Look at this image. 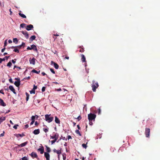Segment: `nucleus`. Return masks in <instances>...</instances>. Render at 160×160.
<instances>
[{"instance_id":"f257e3e1","label":"nucleus","mask_w":160,"mask_h":160,"mask_svg":"<svg viewBox=\"0 0 160 160\" xmlns=\"http://www.w3.org/2000/svg\"><path fill=\"white\" fill-rule=\"evenodd\" d=\"M45 117V120L49 123L52 122L53 120V117L51 114H46Z\"/></svg>"},{"instance_id":"f03ea898","label":"nucleus","mask_w":160,"mask_h":160,"mask_svg":"<svg viewBox=\"0 0 160 160\" xmlns=\"http://www.w3.org/2000/svg\"><path fill=\"white\" fill-rule=\"evenodd\" d=\"M99 85L97 82H95V81H92V90L94 92L96 91V89L98 87Z\"/></svg>"},{"instance_id":"7ed1b4c3","label":"nucleus","mask_w":160,"mask_h":160,"mask_svg":"<svg viewBox=\"0 0 160 160\" xmlns=\"http://www.w3.org/2000/svg\"><path fill=\"white\" fill-rule=\"evenodd\" d=\"M96 117V115L92 113L88 115V119L89 121H92L93 120L94 121Z\"/></svg>"},{"instance_id":"20e7f679","label":"nucleus","mask_w":160,"mask_h":160,"mask_svg":"<svg viewBox=\"0 0 160 160\" xmlns=\"http://www.w3.org/2000/svg\"><path fill=\"white\" fill-rule=\"evenodd\" d=\"M150 129L148 128H145V134L146 135V137L147 138H149L150 136Z\"/></svg>"},{"instance_id":"39448f33","label":"nucleus","mask_w":160,"mask_h":160,"mask_svg":"<svg viewBox=\"0 0 160 160\" xmlns=\"http://www.w3.org/2000/svg\"><path fill=\"white\" fill-rule=\"evenodd\" d=\"M53 134V136H50L51 139H58L59 136L58 134L56 132H54Z\"/></svg>"},{"instance_id":"423d86ee","label":"nucleus","mask_w":160,"mask_h":160,"mask_svg":"<svg viewBox=\"0 0 160 160\" xmlns=\"http://www.w3.org/2000/svg\"><path fill=\"white\" fill-rule=\"evenodd\" d=\"M15 79L17 80V81H15L14 84L16 87H18L20 85V79L18 78H15Z\"/></svg>"},{"instance_id":"0eeeda50","label":"nucleus","mask_w":160,"mask_h":160,"mask_svg":"<svg viewBox=\"0 0 160 160\" xmlns=\"http://www.w3.org/2000/svg\"><path fill=\"white\" fill-rule=\"evenodd\" d=\"M35 60L36 59L34 58H33L32 59H31V58H30L29 60L30 63V64L34 65L35 63Z\"/></svg>"},{"instance_id":"6e6552de","label":"nucleus","mask_w":160,"mask_h":160,"mask_svg":"<svg viewBox=\"0 0 160 160\" xmlns=\"http://www.w3.org/2000/svg\"><path fill=\"white\" fill-rule=\"evenodd\" d=\"M30 155L31 156V157L33 158H36L37 159H38V156L36 153L32 152Z\"/></svg>"},{"instance_id":"1a4fd4ad","label":"nucleus","mask_w":160,"mask_h":160,"mask_svg":"<svg viewBox=\"0 0 160 160\" xmlns=\"http://www.w3.org/2000/svg\"><path fill=\"white\" fill-rule=\"evenodd\" d=\"M21 32L24 35L25 37L27 39H28V38L29 35L28 32L27 31H22Z\"/></svg>"},{"instance_id":"9d476101","label":"nucleus","mask_w":160,"mask_h":160,"mask_svg":"<svg viewBox=\"0 0 160 160\" xmlns=\"http://www.w3.org/2000/svg\"><path fill=\"white\" fill-rule=\"evenodd\" d=\"M33 28V26L32 24H29L27 26L26 29L27 30L29 31Z\"/></svg>"},{"instance_id":"9b49d317","label":"nucleus","mask_w":160,"mask_h":160,"mask_svg":"<svg viewBox=\"0 0 160 160\" xmlns=\"http://www.w3.org/2000/svg\"><path fill=\"white\" fill-rule=\"evenodd\" d=\"M44 154V156L46 158V160H50V155L48 153L45 152Z\"/></svg>"},{"instance_id":"f8f14e48","label":"nucleus","mask_w":160,"mask_h":160,"mask_svg":"<svg viewBox=\"0 0 160 160\" xmlns=\"http://www.w3.org/2000/svg\"><path fill=\"white\" fill-rule=\"evenodd\" d=\"M51 64H53L54 68L56 69H58L59 68V66L58 65L57 63L53 62V61H52L51 62Z\"/></svg>"},{"instance_id":"ddd939ff","label":"nucleus","mask_w":160,"mask_h":160,"mask_svg":"<svg viewBox=\"0 0 160 160\" xmlns=\"http://www.w3.org/2000/svg\"><path fill=\"white\" fill-rule=\"evenodd\" d=\"M31 50L33 49L34 51H36L37 52H38V50L36 47V46L34 45L33 44L31 46Z\"/></svg>"},{"instance_id":"4468645a","label":"nucleus","mask_w":160,"mask_h":160,"mask_svg":"<svg viewBox=\"0 0 160 160\" xmlns=\"http://www.w3.org/2000/svg\"><path fill=\"white\" fill-rule=\"evenodd\" d=\"M9 88L14 94H16V93L15 92V90L14 89L13 86L10 85L9 87Z\"/></svg>"},{"instance_id":"2eb2a0df","label":"nucleus","mask_w":160,"mask_h":160,"mask_svg":"<svg viewBox=\"0 0 160 160\" xmlns=\"http://www.w3.org/2000/svg\"><path fill=\"white\" fill-rule=\"evenodd\" d=\"M28 141H26L24 143H22L20 145H18V146L19 147H22L26 146L28 143Z\"/></svg>"},{"instance_id":"dca6fc26","label":"nucleus","mask_w":160,"mask_h":160,"mask_svg":"<svg viewBox=\"0 0 160 160\" xmlns=\"http://www.w3.org/2000/svg\"><path fill=\"white\" fill-rule=\"evenodd\" d=\"M55 122L57 124H60V121L59 118L56 116L55 117Z\"/></svg>"},{"instance_id":"f3484780","label":"nucleus","mask_w":160,"mask_h":160,"mask_svg":"<svg viewBox=\"0 0 160 160\" xmlns=\"http://www.w3.org/2000/svg\"><path fill=\"white\" fill-rule=\"evenodd\" d=\"M0 105L3 106H6V104L4 102L3 100L1 98H0Z\"/></svg>"},{"instance_id":"a211bd4d","label":"nucleus","mask_w":160,"mask_h":160,"mask_svg":"<svg viewBox=\"0 0 160 160\" xmlns=\"http://www.w3.org/2000/svg\"><path fill=\"white\" fill-rule=\"evenodd\" d=\"M38 150L39 151H40V153L42 154L44 152V149L43 147H42V148H40L38 149Z\"/></svg>"},{"instance_id":"6ab92c4d","label":"nucleus","mask_w":160,"mask_h":160,"mask_svg":"<svg viewBox=\"0 0 160 160\" xmlns=\"http://www.w3.org/2000/svg\"><path fill=\"white\" fill-rule=\"evenodd\" d=\"M81 56L82 57L81 60L82 62H86V58L85 57L84 55L83 54H81Z\"/></svg>"},{"instance_id":"aec40b11","label":"nucleus","mask_w":160,"mask_h":160,"mask_svg":"<svg viewBox=\"0 0 160 160\" xmlns=\"http://www.w3.org/2000/svg\"><path fill=\"white\" fill-rule=\"evenodd\" d=\"M40 133V130L39 129H35L33 132V133L35 135L38 134Z\"/></svg>"},{"instance_id":"412c9836","label":"nucleus","mask_w":160,"mask_h":160,"mask_svg":"<svg viewBox=\"0 0 160 160\" xmlns=\"http://www.w3.org/2000/svg\"><path fill=\"white\" fill-rule=\"evenodd\" d=\"M10 56H5L4 58H0V63H2V62L3 61H4L5 60V58H6L7 60L9 58Z\"/></svg>"},{"instance_id":"4be33fe9","label":"nucleus","mask_w":160,"mask_h":160,"mask_svg":"<svg viewBox=\"0 0 160 160\" xmlns=\"http://www.w3.org/2000/svg\"><path fill=\"white\" fill-rule=\"evenodd\" d=\"M36 37L35 35H32V36L29 38L30 41H33V40H35Z\"/></svg>"},{"instance_id":"5701e85b","label":"nucleus","mask_w":160,"mask_h":160,"mask_svg":"<svg viewBox=\"0 0 160 160\" xmlns=\"http://www.w3.org/2000/svg\"><path fill=\"white\" fill-rule=\"evenodd\" d=\"M18 14H19V15L20 17H22V18H26V16L25 15H24V14H23L22 13H21V12L19 13Z\"/></svg>"},{"instance_id":"b1692460","label":"nucleus","mask_w":160,"mask_h":160,"mask_svg":"<svg viewBox=\"0 0 160 160\" xmlns=\"http://www.w3.org/2000/svg\"><path fill=\"white\" fill-rule=\"evenodd\" d=\"M6 119L5 117H2L0 118V123H1L3 121H4Z\"/></svg>"},{"instance_id":"393cba45","label":"nucleus","mask_w":160,"mask_h":160,"mask_svg":"<svg viewBox=\"0 0 160 160\" xmlns=\"http://www.w3.org/2000/svg\"><path fill=\"white\" fill-rule=\"evenodd\" d=\"M45 147L46 148V151L48 153L50 152H51L50 148L49 147H48V146H47V145L45 146Z\"/></svg>"},{"instance_id":"a878e982","label":"nucleus","mask_w":160,"mask_h":160,"mask_svg":"<svg viewBox=\"0 0 160 160\" xmlns=\"http://www.w3.org/2000/svg\"><path fill=\"white\" fill-rule=\"evenodd\" d=\"M13 42L15 44H17L18 42V40L17 38H14L13 39Z\"/></svg>"},{"instance_id":"bb28decb","label":"nucleus","mask_w":160,"mask_h":160,"mask_svg":"<svg viewBox=\"0 0 160 160\" xmlns=\"http://www.w3.org/2000/svg\"><path fill=\"white\" fill-rule=\"evenodd\" d=\"M32 72L33 73H36L37 74H39L40 72V71L39 70L38 71L34 69L32 70Z\"/></svg>"},{"instance_id":"cd10ccee","label":"nucleus","mask_w":160,"mask_h":160,"mask_svg":"<svg viewBox=\"0 0 160 160\" xmlns=\"http://www.w3.org/2000/svg\"><path fill=\"white\" fill-rule=\"evenodd\" d=\"M75 132L78 134V135H79L80 136H82V135L81 134L80 131H79V130H77L75 131Z\"/></svg>"},{"instance_id":"c85d7f7f","label":"nucleus","mask_w":160,"mask_h":160,"mask_svg":"<svg viewBox=\"0 0 160 160\" xmlns=\"http://www.w3.org/2000/svg\"><path fill=\"white\" fill-rule=\"evenodd\" d=\"M26 100L27 101L29 99V95L27 92H26Z\"/></svg>"},{"instance_id":"c756f323","label":"nucleus","mask_w":160,"mask_h":160,"mask_svg":"<svg viewBox=\"0 0 160 160\" xmlns=\"http://www.w3.org/2000/svg\"><path fill=\"white\" fill-rule=\"evenodd\" d=\"M26 25H27L26 24L24 23H22L20 25V27H21L22 28H23L24 27H25L26 26Z\"/></svg>"},{"instance_id":"7c9ffc66","label":"nucleus","mask_w":160,"mask_h":160,"mask_svg":"<svg viewBox=\"0 0 160 160\" xmlns=\"http://www.w3.org/2000/svg\"><path fill=\"white\" fill-rule=\"evenodd\" d=\"M80 49L79 50V52H84V48H81V47H80Z\"/></svg>"},{"instance_id":"2f4dec72","label":"nucleus","mask_w":160,"mask_h":160,"mask_svg":"<svg viewBox=\"0 0 160 160\" xmlns=\"http://www.w3.org/2000/svg\"><path fill=\"white\" fill-rule=\"evenodd\" d=\"M61 149L60 150H57V151L56 152L58 154H61L62 152H61Z\"/></svg>"},{"instance_id":"473e14b6","label":"nucleus","mask_w":160,"mask_h":160,"mask_svg":"<svg viewBox=\"0 0 160 160\" xmlns=\"http://www.w3.org/2000/svg\"><path fill=\"white\" fill-rule=\"evenodd\" d=\"M12 63H11V62H8V64H7V66L9 67H11V66L12 65Z\"/></svg>"},{"instance_id":"72a5a7b5","label":"nucleus","mask_w":160,"mask_h":160,"mask_svg":"<svg viewBox=\"0 0 160 160\" xmlns=\"http://www.w3.org/2000/svg\"><path fill=\"white\" fill-rule=\"evenodd\" d=\"M57 140V139H54L53 140L51 141V144L52 145L54 144Z\"/></svg>"},{"instance_id":"f704fd0d","label":"nucleus","mask_w":160,"mask_h":160,"mask_svg":"<svg viewBox=\"0 0 160 160\" xmlns=\"http://www.w3.org/2000/svg\"><path fill=\"white\" fill-rule=\"evenodd\" d=\"M43 131L45 132H47L48 131V128H43Z\"/></svg>"},{"instance_id":"c9c22d12","label":"nucleus","mask_w":160,"mask_h":160,"mask_svg":"<svg viewBox=\"0 0 160 160\" xmlns=\"http://www.w3.org/2000/svg\"><path fill=\"white\" fill-rule=\"evenodd\" d=\"M35 117L34 116H32L31 117V120L32 121H35Z\"/></svg>"},{"instance_id":"e433bc0d","label":"nucleus","mask_w":160,"mask_h":160,"mask_svg":"<svg viewBox=\"0 0 160 160\" xmlns=\"http://www.w3.org/2000/svg\"><path fill=\"white\" fill-rule=\"evenodd\" d=\"M76 118L77 119L78 121H79L82 118L81 117V116L79 115L78 117L77 118Z\"/></svg>"},{"instance_id":"4c0bfd02","label":"nucleus","mask_w":160,"mask_h":160,"mask_svg":"<svg viewBox=\"0 0 160 160\" xmlns=\"http://www.w3.org/2000/svg\"><path fill=\"white\" fill-rule=\"evenodd\" d=\"M82 146L83 148H86L87 147L86 144H82Z\"/></svg>"},{"instance_id":"58836bf2","label":"nucleus","mask_w":160,"mask_h":160,"mask_svg":"<svg viewBox=\"0 0 160 160\" xmlns=\"http://www.w3.org/2000/svg\"><path fill=\"white\" fill-rule=\"evenodd\" d=\"M13 51L15 52H17V53H19V51L18 50V49H15L13 50Z\"/></svg>"},{"instance_id":"ea45409f","label":"nucleus","mask_w":160,"mask_h":160,"mask_svg":"<svg viewBox=\"0 0 160 160\" xmlns=\"http://www.w3.org/2000/svg\"><path fill=\"white\" fill-rule=\"evenodd\" d=\"M30 93L31 94H35V90H33V89H32V90L30 91Z\"/></svg>"},{"instance_id":"a19ab883","label":"nucleus","mask_w":160,"mask_h":160,"mask_svg":"<svg viewBox=\"0 0 160 160\" xmlns=\"http://www.w3.org/2000/svg\"><path fill=\"white\" fill-rule=\"evenodd\" d=\"M46 87H42V92H44L45 91Z\"/></svg>"},{"instance_id":"79ce46f5","label":"nucleus","mask_w":160,"mask_h":160,"mask_svg":"<svg viewBox=\"0 0 160 160\" xmlns=\"http://www.w3.org/2000/svg\"><path fill=\"white\" fill-rule=\"evenodd\" d=\"M22 160H28L27 158L26 157H24L22 158Z\"/></svg>"},{"instance_id":"37998d69","label":"nucleus","mask_w":160,"mask_h":160,"mask_svg":"<svg viewBox=\"0 0 160 160\" xmlns=\"http://www.w3.org/2000/svg\"><path fill=\"white\" fill-rule=\"evenodd\" d=\"M50 70L51 71V72H52L53 73V74H55V72L54 71V70L53 69L50 68Z\"/></svg>"},{"instance_id":"c03bdc74","label":"nucleus","mask_w":160,"mask_h":160,"mask_svg":"<svg viewBox=\"0 0 160 160\" xmlns=\"http://www.w3.org/2000/svg\"><path fill=\"white\" fill-rule=\"evenodd\" d=\"M7 40H6L5 41V42H4V47H5L7 46Z\"/></svg>"},{"instance_id":"a18cd8bd","label":"nucleus","mask_w":160,"mask_h":160,"mask_svg":"<svg viewBox=\"0 0 160 160\" xmlns=\"http://www.w3.org/2000/svg\"><path fill=\"white\" fill-rule=\"evenodd\" d=\"M37 86H35V85H33V90H35L36 89H37Z\"/></svg>"},{"instance_id":"49530a36","label":"nucleus","mask_w":160,"mask_h":160,"mask_svg":"<svg viewBox=\"0 0 160 160\" xmlns=\"http://www.w3.org/2000/svg\"><path fill=\"white\" fill-rule=\"evenodd\" d=\"M18 126V125L17 124L14 126L13 127V128L15 129H17V127Z\"/></svg>"},{"instance_id":"de8ad7c7","label":"nucleus","mask_w":160,"mask_h":160,"mask_svg":"<svg viewBox=\"0 0 160 160\" xmlns=\"http://www.w3.org/2000/svg\"><path fill=\"white\" fill-rule=\"evenodd\" d=\"M21 45L22 47H23V48H24L25 47V43L24 42H22Z\"/></svg>"},{"instance_id":"09e8293b","label":"nucleus","mask_w":160,"mask_h":160,"mask_svg":"<svg viewBox=\"0 0 160 160\" xmlns=\"http://www.w3.org/2000/svg\"><path fill=\"white\" fill-rule=\"evenodd\" d=\"M18 135L19 137H22V136H24V135L23 134H19Z\"/></svg>"},{"instance_id":"8fccbe9b","label":"nucleus","mask_w":160,"mask_h":160,"mask_svg":"<svg viewBox=\"0 0 160 160\" xmlns=\"http://www.w3.org/2000/svg\"><path fill=\"white\" fill-rule=\"evenodd\" d=\"M22 46H21V45H20L17 46L16 47V48H18L20 49L22 48Z\"/></svg>"},{"instance_id":"3c124183","label":"nucleus","mask_w":160,"mask_h":160,"mask_svg":"<svg viewBox=\"0 0 160 160\" xmlns=\"http://www.w3.org/2000/svg\"><path fill=\"white\" fill-rule=\"evenodd\" d=\"M0 93H2L3 94H4V93L3 92V89H1V90H0Z\"/></svg>"},{"instance_id":"603ef678","label":"nucleus","mask_w":160,"mask_h":160,"mask_svg":"<svg viewBox=\"0 0 160 160\" xmlns=\"http://www.w3.org/2000/svg\"><path fill=\"white\" fill-rule=\"evenodd\" d=\"M42 75H43V76H44L45 75H46L47 76V77H48V75H47V74H46L44 72H43L42 73Z\"/></svg>"},{"instance_id":"864d4df0","label":"nucleus","mask_w":160,"mask_h":160,"mask_svg":"<svg viewBox=\"0 0 160 160\" xmlns=\"http://www.w3.org/2000/svg\"><path fill=\"white\" fill-rule=\"evenodd\" d=\"M9 82L10 83H13V82L12 81V80L11 78L10 79H9Z\"/></svg>"},{"instance_id":"5fc2aeb1","label":"nucleus","mask_w":160,"mask_h":160,"mask_svg":"<svg viewBox=\"0 0 160 160\" xmlns=\"http://www.w3.org/2000/svg\"><path fill=\"white\" fill-rule=\"evenodd\" d=\"M101 110L100 109V108H99L98 109V114H100L101 113Z\"/></svg>"},{"instance_id":"6e6d98bb","label":"nucleus","mask_w":160,"mask_h":160,"mask_svg":"<svg viewBox=\"0 0 160 160\" xmlns=\"http://www.w3.org/2000/svg\"><path fill=\"white\" fill-rule=\"evenodd\" d=\"M4 131L2 133L0 134V137L3 136L4 135Z\"/></svg>"},{"instance_id":"4d7b16f0","label":"nucleus","mask_w":160,"mask_h":160,"mask_svg":"<svg viewBox=\"0 0 160 160\" xmlns=\"http://www.w3.org/2000/svg\"><path fill=\"white\" fill-rule=\"evenodd\" d=\"M5 49H6L5 48V47H4V48H2V49L1 52H3L5 50Z\"/></svg>"},{"instance_id":"13d9d810","label":"nucleus","mask_w":160,"mask_h":160,"mask_svg":"<svg viewBox=\"0 0 160 160\" xmlns=\"http://www.w3.org/2000/svg\"><path fill=\"white\" fill-rule=\"evenodd\" d=\"M72 138L71 136L68 135V139L69 140L70 139H71Z\"/></svg>"},{"instance_id":"bf43d9fd","label":"nucleus","mask_w":160,"mask_h":160,"mask_svg":"<svg viewBox=\"0 0 160 160\" xmlns=\"http://www.w3.org/2000/svg\"><path fill=\"white\" fill-rule=\"evenodd\" d=\"M30 77L29 76V77H28L24 78V79H28V80H29V79H30Z\"/></svg>"},{"instance_id":"052dcab7","label":"nucleus","mask_w":160,"mask_h":160,"mask_svg":"<svg viewBox=\"0 0 160 160\" xmlns=\"http://www.w3.org/2000/svg\"><path fill=\"white\" fill-rule=\"evenodd\" d=\"M28 127H29L28 125V124H26L25 126V128H27Z\"/></svg>"},{"instance_id":"680f3d73","label":"nucleus","mask_w":160,"mask_h":160,"mask_svg":"<svg viewBox=\"0 0 160 160\" xmlns=\"http://www.w3.org/2000/svg\"><path fill=\"white\" fill-rule=\"evenodd\" d=\"M27 49L28 50H31V47H28L27 48Z\"/></svg>"},{"instance_id":"e2e57ef3","label":"nucleus","mask_w":160,"mask_h":160,"mask_svg":"<svg viewBox=\"0 0 160 160\" xmlns=\"http://www.w3.org/2000/svg\"><path fill=\"white\" fill-rule=\"evenodd\" d=\"M92 121H89V124L90 125H92L93 124L92 122Z\"/></svg>"},{"instance_id":"0e129e2a","label":"nucleus","mask_w":160,"mask_h":160,"mask_svg":"<svg viewBox=\"0 0 160 160\" xmlns=\"http://www.w3.org/2000/svg\"><path fill=\"white\" fill-rule=\"evenodd\" d=\"M8 43H11L12 42V41L10 39H9L8 40Z\"/></svg>"},{"instance_id":"69168bd1","label":"nucleus","mask_w":160,"mask_h":160,"mask_svg":"<svg viewBox=\"0 0 160 160\" xmlns=\"http://www.w3.org/2000/svg\"><path fill=\"white\" fill-rule=\"evenodd\" d=\"M12 63L13 64H14L16 62V61H15L14 60H12Z\"/></svg>"},{"instance_id":"338daca9","label":"nucleus","mask_w":160,"mask_h":160,"mask_svg":"<svg viewBox=\"0 0 160 160\" xmlns=\"http://www.w3.org/2000/svg\"><path fill=\"white\" fill-rule=\"evenodd\" d=\"M63 160H65L66 159V157L64 156V155L63 156Z\"/></svg>"},{"instance_id":"774afa93","label":"nucleus","mask_w":160,"mask_h":160,"mask_svg":"<svg viewBox=\"0 0 160 160\" xmlns=\"http://www.w3.org/2000/svg\"><path fill=\"white\" fill-rule=\"evenodd\" d=\"M77 127L79 130L80 129V127L79 125H77Z\"/></svg>"}]
</instances>
